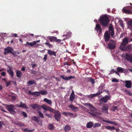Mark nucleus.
<instances>
[{"instance_id":"obj_1","label":"nucleus","mask_w":132,"mask_h":132,"mask_svg":"<svg viewBox=\"0 0 132 132\" xmlns=\"http://www.w3.org/2000/svg\"><path fill=\"white\" fill-rule=\"evenodd\" d=\"M99 21L102 26H106L109 23V19L107 16L103 15L100 17Z\"/></svg>"},{"instance_id":"obj_2","label":"nucleus","mask_w":132,"mask_h":132,"mask_svg":"<svg viewBox=\"0 0 132 132\" xmlns=\"http://www.w3.org/2000/svg\"><path fill=\"white\" fill-rule=\"evenodd\" d=\"M129 40L128 39V38L125 37L122 40V42L120 46V49L121 50L125 51L126 50L125 46L126 45L128 44Z\"/></svg>"},{"instance_id":"obj_3","label":"nucleus","mask_w":132,"mask_h":132,"mask_svg":"<svg viewBox=\"0 0 132 132\" xmlns=\"http://www.w3.org/2000/svg\"><path fill=\"white\" fill-rule=\"evenodd\" d=\"M6 106L7 110L11 114L14 115L16 113V112L14 110L15 109L14 106L13 105H7Z\"/></svg>"},{"instance_id":"obj_4","label":"nucleus","mask_w":132,"mask_h":132,"mask_svg":"<svg viewBox=\"0 0 132 132\" xmlns=\"http://www.w3.org/2000/svg\"><path fill=\"white\" fill-rule=\"evenodd\" d=\"M111 98L110 96L106 95L104 97H103L99 100L100 104H101L103 103H106L108 100H109Z\"/></svg>"},{"instance_id":"obj_5","label":"nucleus","mask_w":132,"mask_h":132,"mask_svg":"<svg viewBox=\"0 0 132 132\" xmlns=\"http://www.w3.org/2000/svg\"><path fill=\"white\" fill-rule=\"evenodd\" d=\"M116 42L115 41L111 39L108 45L110 49H113L116 46L115 44Z\"/></svg>"},{"instance_id":"obj_6","label":"nucleus","mask_w":132,"mask_h":132,"mask_svg":"<svg viewBox=\"0 0 132 132\" xmlns=\"http://www.w3.org/2000/svg\"><path fill=\"white\" fill-rule=\"evenodd\" d=\"M12 51H13V49L12 48L10 47H7L6 48H5L4 52V54L5 55H6L8 53H11L14 54L12 52Z\"/></svg>"},{"instance_id":"obj_7","label":"nucleus","mask_w":132,"mask_h":132,"mask_svg":"<svg viewBox=\"0 0 132 132\" xmlns=\"http://www.w3.org/2000/svg\"><path fill=\"white\" fill-rule=\"evenodd\" d=\"M108 105L106 104L103 105L102 108V112L104 113L108 114Z\"/></svg>"},{"instance_id":"obj_8","label":"nucleus","mask_w":132,"mask_h":132,"mask_svg":"<svg viewBox=\"0 0 132 132\" xmlns=\"http://www.w3.org/2000/svg\"><path fill=\"white\" fill-rule=\"evenodd\" d=\"M109 30L110 34L111 36L113 37L114 34V32L113 27L112 25H110L109 27Z\"/></svg>"},{"instance_id":"obj_9","label":"nucleus","mask_w":132,"mask_h":132,"mask_svg":"<svg viewBox=\"0 0 132 132\" xmlns=\"http://www.w3.org/2000/svg\"><path fill=\"white\" fill-rule=\"evenodd\" d=\"M110 35L108 34V32H105V33L104 37L105 41L107 42L109 40L110 38Z\"/></svg>"},{"instance_id":"obj_10","label":"nucleus","mask_w":132,"mask_h":132,"mask_svg":"<svg viewBox=\"0 0 132 132\" xmlns=\"http://www.w3.org/2000/svg\"><path fill=\"white\" fill-rule=\"evenodd\" d=\"M54 113L55 114V118L58 121L60 118L61 114L58 111H55Z\"/></svg>"},{"instance_id":"obj_11","label":"nucleus","mask_w":132,"mask_h":132,"mask_svg":"<svg viewBox=\"0 0 132 132\" xmlns=\"http://www.w3.org/2000/svg\"><path fill=\"white\" fill-rule=\"evenodd\" d=\"M126 60L128 61H129L130 62H132V54H129L127 53L126 54Z\"/></svg>"},{"instance_id":"obj_12","label":"nucleus","mask_w":132,"mask_h":132,"mask_svg":"<svg viewBox=\"0 0 132 132\" xmlns=\"http://www.w3.org/2000/svg\"><path fill=\"white\" fill-rule=\"evenodd\" d=\"M60 77L62 78L63 80L67 81H68L71 79H74L75 78V76H72L69 77H64L63 76H60Z\"/></svg>"},{"instance_id":"obj_13","label":"nucleus","mask_w":132,"mask_h":132,"mask_svg":"<svg viewBox=\"0 0 132 132\" xmlns=\"http://www.w3.org/2000/svg\"><path fill=\"white\" fill-rule=\"evenodd\" d=\"M84 105L88 107L90 109L93 108V109L94 110H95V108L94 106L90 104L89 103H84L83 104Z\"/></svg>"},{"instance_id":"obj_14","label":"nucleus","mask_w":132,"mask_h":132,"mask_svg":"<svg viewBox=\"0 0 132 132\" xmlns=\"http://www.w3.org/2000/svg\"><path fill=\"white\" fill-rule=\"evenodd\" d=\"M95 29L98 32H99V34L102 32V29L100 26L99 24H97L96 25V27Z\"/></svg>"},{"instance_id":"obj_15","label":"nucleus","mask_w":132,"mask_h":132,"mask_svg":"<svg viewBox=\"0 0 132 132\" xmlns=\"http://www.w3.org/2000/svg\"><path fill=\"white\" fill-rule=\"evenodd\" d=\"M69 107L71 109L75 112H76L78 111L79 109L78 107H75L73 105L71 104L69 106Z\"/></svg>"},{"instance_id":"obj_16","label":"nucleus","mask_w":132,"mask_h":132,"mask_svg":"<svg viewBox=\"0 0 132 132\" xmlns=\"http://www.w3.org/2000/svg\"><path fill=\"white\" fill-rule=\"evenodd\" d=\"M131 82L129 81H126L125 87L127 88H130L131 87Z\"/></svg>"},{"instance_id":"obj_17","label":"nucleus","mask_w":132,"mask_h":132,"mask_svg":"<svg viewBox=\"0 0 132 132\" xmlns=\"http://www.w3.org/2000/svg\"><path fill=\"white\" fill-rule=\"evenodd\" d=\"M102 121L104 122L109 123L115 125H117V123L113 121H109L108 120H103Z\"/></svg>"},{"instance_id":"obj_18","label":"nucleus","mask_w":132,"mask_h":132,"mask_svg":"<svg viewBox=\"0 0 132 132\" xmlns=\"http://www.w3.org/2000/svg\"><path fill=\"white\" fill-rule=\"evenodd\" d=\"M103 87V86L102 85H101L98 87V90L97 92L96 93L97 94V95H100L102 93V89Z\"/></svg>"},{"instance_id":"obj_19","label":"nucleus","mask_w":132,"mask_h":132,"mask_svg":"<svg viewBox=\"0 0 132 132\" xmlns=\"http://www.w3.org/2000/svg\"><path fill=\"white\" fill-rule=\"evenodd\" d=\"M75 97L74 93L73 91L72 90L70 97V100L71 101V102H73L75 98Z\"/></svg>"},{"instance_id":"obj_20","label":"nucleus","mask_w":132,"mask_h":132,"mask_svg":"<svg viewBox=\"0 0 132 132\" xmlns=\"http://www.w3.org/2000/svg\"><path fill=\"white\" fill-rule=\"evenodd\" d=\"M7 71L11 77H12L14 76V72L10 68L7 70Z\"/></svg>"},{"instance_id":"obj_21","label":"nucleus","mask_w":132,"mask_h":132,"mask_svg":"<svg viewBox=\"0 0 132 132\" xmlns=\"http://www.w3.org/2000/svg\"><path fill=\"white\" fill-rule=\"evenodd\" d=\"M122 11L126 13L129 14L130 13V11L126 7H124L122 9Z\"/></svg>"},{"instance_id":"obj_22","label":"nucleus","mask_w":132,"mask_h":132,"mask_svg":"<svg viewBox=\"0 0 132 132\" xmlns=\"http://www.w3.org/2000/svg\"><path fill=\"white\" fill-rule=\"evenodd\" d=\"M16 76L18 78H20L21 76L22 73L19 71L17 70H16Z\"/></svg>"},{"instance_id":"obj_23","label":"nucleus","mask_w":132,"mask_h":132,"mask_svg":"<svg viewBox=\"0 0 132 132\" xmlns=\"http://www.w3.org/2000/svg\"><path fill=\"white\" fill-rule=\"evenodd\" d=\"M47 51V53L49 55H53L55 56H56V53L55 52L52 51L50 50H48Z\"/></svg>"},{"instance_id":"obj_24","label":"nucleus","mask_w":132,"mask_h":132,"mask_svg":"<svg viewBox=\"0 0 132 132\" xmlns=\"http://www.w3.org/2000/svg\"><path fill=\"white\" fill-rule=\"evenodd\" d=\"M93 125V122H89L87 123L86 127L88 128H90L92 127Z\"/></svg>"},{"instance_id":"obj_25","label":"nucleus","mask_w":132,"mask_h":132,"mask_svg":"<svg viewBox=\"0 0 132 132\" xmlns=\"http://www.w3.org/2000/svg\"><path fill=\"white\" fill-rule=\"evenodd\" d=\"M125 69L122 68L118 67L117 68V70L118 72L120 73H122Z\"/></svg>"},{"instance_id":"obj_26","label":"nucleus","mask_w":132,"mask_h":132,"mask_svg":"<svg viewBox=\"0 0 132 132\" xmlns=\"http://www.w3.org/2000/svg\"><path fill=\"white\" fill-rule=\"evenodd\" d=\"M34 84H36V82L34 80L30 81L27 82V85L29 86Z\"/></svg>"},{"instance_id":"obj_27","label":"nucleus","mask_w":132,"mask_h":132,"mask_svg":"<svg viewBox=\"0 0 132 132\" xmlns=\"http://www.w3.org/2000/svg\"><path fill=\"white\" fill-rule=\"evenodd\" d=\"M31 107L33 109L38 108L39 106L37 104H33L30 105Z\"/></svg>"},{"instance_id":"obj_28","label":"nucleus","mask_w":132,"mask_h":132,"mask_svg":"<svg viewBox=\"0 0 132 132\" xmlns=\"http://www.w3.org/2000/svg\"><path fill=\"white\" fill-rule=\"evenodd\" d=\"M44 100L45 102L48 104L50 105H51L52 104V101L51 100L48 99L46 98H44Z\"/></svg>"},{"instance_id":"obj_29","label":"nucleus","mask_w":132,"mask_h":132,"mask_svg":"<svg viewBox=\"0 0 132 132\" xmlns=\"http://www.w3.org/2000/svg\"><path fill=\"white\" fill-rule=\"evenodd\" d=\"M19 107L26 109H27L28 108V107L26 105L22 102H21L20 103V105Z\"/></svg>"},{"instance_id":"obj_30","label":"nucleus","mask_w":132,"mask_h":132,"mask_svg":"<svg viewBox=\"0 0 132 132\" xmlns=\"http://www.w3.org/2000/svg\"><path fill=\"white\" fill-rule=\"evenodd\" d=\"M105 128L108 130H112L115 129V127L114 126H106L105 127Z\"/></svg>"},{"instance_id":"obj_31","label":"nucleus","mask_w":132,"mask_h":132,"mask_svg":"<svg viewBox=\"0 0 132 132\" xmlns=\"http://www.w3.org/2000/svg\"><path fill=\"white\" fill-rule=\"evenodd\" d=\"M48 38L50 39L51 42H52V40H53L55 42H56L57 39V37L54 36L52 37L49 36Z\"/></svg>"},{"instance_id":"obj_32","label":"nucleus","mask_w":132,"mask_h":132,"mask_svg":"<svg viewBox=\"0 0 132 132\" xmlns=\"http://www.w3.org/2000/svg\"><path fill=\"white\" fill-rule=\"evenodd\" d=\"M32 119L33 120L35 121L37 123H38L39 121V118L38 117L33 116L32 117Z\"/></svg>"},{"instance_id":"obj_33","label":"nucleus","mask_w":132,"mask_h":132,"mask_svg":"<svg viewBox=\"0 0 132 132\" xmlns=\"http://www.w3.org/2000/svg\"><path fill=\"white\" fill-rule=\"evenodd\" d=\"M34 45H35V44H34L33 42L32 43V42L29 43L28 42H27L26 44H24V45L25 46H27L28 45H30L31 46H34Z\"/></svg>"},{"instance_id":"obj_34","label":"nucleus","mask_w":132,"mask_h":132,"mask_svg":"<svg viewBox=\"0 0 132 132\" xmlns=\"http://www.w3.org/2000/svg\"><path fill=\"white\" fill-rule=\"evenodd\" d=\"M40 94L42 95H45L47 94V92L45 90H41L39 91Z\"/></svg>"},{"instance_id":"obj_35","label":"nucleus","mask_w":132,"mask_h":132,"mask_svg":"<svg viewBox=\"0 0 132 132\" xmlns=\"http://www.w3.org/2000/svg\"><path fill=\"white\" fill-rule=\"evenodd\" d=\"M41 107L44 110H48V106L44 104L42 105Z\"/></svg>"},{"instance_id":"obj_36","label":"nucleus","mask_w":132,"mask_h":132,"mask_svg":"<svg viewBox=\"0 0 132 132\" xmlns=\"http://www.w3.org/2000/svg\"><path fill=\"white\" fill-rule=\"evenodd\" d=\"M131 46V44H129L126 47V50H127L128 51L131 50L132 49Z\"/></svg>"},{"instance_id":"obj_37","label":"nucleus","mask_w":132,"mask_h":132,"mask_svg":"<svg viewBox=\"0 0 132 132\" xmlns=\"http://www.w3.org/2000/svg\"><path fill=\"white\" fill-rule=\"evenodd\" d=\"M70 127L68 126H66L64 128V130L66 132L68 131L70 129Z\"/></svg>"},{"instance_id":"obj_38","label":"nucleus","mask_w":132,"mask_h":132,"mask_svg":"<svg viewBox=\"0 0 132 132\" xmlns=\"http://www.w3.org/2000/svg\"><path fill=\"white\" fill-rule=\"evenodd\" d=\"M3 80H5V82L6 84V86L8 87L11 84L12 81H9L7 82L6 80L5 79H3Z\"/></svg>"},{"instance_id":"obj_39","label":"nucleus","mask_w":132,"mask_h":132,"mask_svg":"<svg viewBox=\"0 0 132 132\" xmlns=\"http://www.w3.org/2000/svg\"><path fill=\"white\" fill-rule=\"evenodd\" d=\"M40 95V93L39 92H33V95H34L36 96H39Z\"/></svg>"},{"instance_id":"obj_40","label":"nucleus","mask_w":132,"mask_h":132,"mask_svg":"<svg viewBox=\"0 0 132 132\" xmlns=\"http://www.w3.org/2000/svg\"><path fill=\"white\" fill-rule=\"evenodd\" d=\"M97 96V94L96 93L94 94H92L88 96L89 98H93L94 97H95Z\"/></svg>"},{"instance_id":"obj_41","label":"nucleus","mask_w":132,"mask_h":132,"mask_svg":"<svg viewBox=\"0 0 132 132\" xmlns=\"http://www.w3.org/2000/svg\"><path fill=\"white\" fill-rule=\"evenodd\" d=\"M89 113L90 114L92 115L96 116L97 115V113L96 111H94L92 112H89Z\"/></svg>"},{"instance_id":"obj_42","label":"nucleus","mask_w":132,"mask_h":132,"mask_svg":"<svg viewBox=\"0 0 132 132\" xmlns=\"http://www.w3.org/2000/svg\"><path fill=\"white\" fill-rule=\"evenodd\" d=\"M39 115L41 118H43L44 117L43 114L40 111L38 112Z\"/></svg>"},{"instance_id":"obj_43","label":"nucleus","mask_w":132,"mask_h":132,"mask_svg":"<svg viewBox=\"0 0 132 132\" xmlns=\"http://www.w3.org/2000/svg\"><path fill=\"white\" fill-rule=\"evenodd\" d=\"M101 126V124L99 123H95L94 124V125L93 127L95 128L96 127H99Z\"/></svg>"},{"instance_id":"obj_44","label":"nucleus","mask_w":132,"mask_h":132,"mask_svg":"<svg viewBox=\"0 0 132 132\" xmlns=\"http://www.w3.org/2000/svg\"><path fill=\"white\" fill-rule=\"evenodd\" d=\"M125 91L127 94L129 95H132V93L130 92L129 90H125Z\"/></svg>"},{"instance_id":"obj_45","label":"nucleus","mask_w":132,"mask_h":132,"mask_svg":"<svg viewBox=\"0 0 132 132\" xmlns=\"http://www.w3.org/2000/svg\"><path fill=\"white\" fill-rule=\"evenodd\" d=\"M48 110L50 112H51L53 113H54L55 111L52 108L50 107L49 106H48Z\"/></svg>"},{"instance_id":"obj_46","label":"nucleus","mask_w":132,"mask_h":132,"mask_svg":"<svg viewBox=\"0 0 132 132\" xmlns=\"http://www.w3.org/2000/svg\"><path fill=\"white\" fill-rule=\"evenodd\" d=\"M118 106H112L111 109L113 111H115V110L117 109Z\"/></svg>"},{"instance_id":"obj_47","label":"nucleus","mask_w":132,"mask_h":132,"mask_svg":"<svg viewBox=\"0 0 132 132\" xmlns=\"http://www.w3.org/2000/svg\"><path fill=\"white\" fill-rule=\"evenodd\" d=\"M22 114L25 117H27V113L24 112H22Z\"/></svg>"},{"instance_id":"obj_48","label":"nucleus","mask_w":132,"mask_h":132,"mask_svg":"<svg viewBox=\"0 0 132 132\" xmlns=\"http://www.w3.org/2000/svg\"><path fill=\"white\" fill-rule=\"evenodd\" d=\"M90 81L92 84H94L95 81L94 79L92 78H91L90 79Z\"/></svg>"},{"instance_id":"obj_49","label":"nucleus","mask_w":132,"mask_h":132,"mask_svg":"<svg viewBox=\"0 0 132 132\" xmlns=\"http://www.w3.org/2000/svg\"><path fill=\"white\" fill-rule=\"evenodd\" d=\"M40 42V40H37L36 41H34V42H33L34 44H35V45L36 44L37 45L39 46L40 45H39L38 44H37V43H39Z\"/></svg>"},{"instance_id":"obj_50","label":"nucleus","mask_w":132,"mask_h":132,"mask_svg":"<svg viewBox=\"0 0 132 132\" xmlns=\"http://www.w3.org/2000/svg\"><path fill=\"white\" fill-rule=\"evenodd\" d=\"M128 24L129 26L132 28V20L129 21Z\"/></svg>"},{"instance_id":"obj_51","label":"nucleus","mask_w":132,"mask_h":132,"mask_svg":"<svg viewBox=\"0 0 132 132\" xmlns=\"http://www.w3.org/2000/svg\"><path fill=\"white\" fill-rule=\"evenodd\" d=\"M45 114L46 116H48V117L51 118H52L53 117V116L52 115H51V114H48L47 113H45Z\"/></svg>"},{"instance_id":"obj_52","label":"nucleus","mask_w":132,"mask_h":132,"mask_svg":"<svg viewBox=\"0 0 132 132\" xmlns=\"http://www.w3.org/2000/svg\"><path fill=\"white\" fill-rule=\"evenodd\" d=\"M45 44L47 46H48L50 48H51L52 47L51 45L48 42H46Z\"/></svg>"},{"instance_id":"obj_53","label":"nucleus","mask_w":132,"mask_h":132,"mask_svg":"<svg viewBox=\"0 0 132 132\" xmlns=\"http://www.w3.org/2000/svg\"><path fill=\"white\" fill-rule=\"evenodd\" d=\"M73 114L70 112H68L67 113V117H70L72 116H73Z\"/></svg>"},{"instance_id":"obj_54","label":"nucleus","mask_w":132,"mask_h":132,"mask_svg":"<svg viewBox=\"0 0 132 132\" xmlns=\"http://www.w3.org/2000/svg\"><path fill=\"white\" fill-rule=\"evenodd\" d=\"M111 81L113 82H118V80L116 79L113 78L112 80Z\"/></svg>"},{"instance_id":"obj_55","label":"nucleus","mask_w":132,"mask_h":132,"mask_svg":"<svg viewBox=\"0 0 132 132\" xmlns=\"http://www.w3.org/2000/svg\"><path fill=\"white\" fill-rule=\"evenodd\" d=\"M23 130L25 131H28L29 132H31L33 130H29L27 128H25Z\"/></svg>"},{"instance_id":"obj_56","label":"nucleus","mask_w":132,"mask_h":132,"mask_svg":"<svg viewBox=\"0 0 132 132\" xmlns=\"http://www.w3.org/2000/svg\"><path fill=\"white\" fill-rule=\"evenodd\" d=\"M15 124L17 125H19L20 126H23V124L22 123H21L20 122H18L15 123Z\"/></svg>"},{"instance_id":"obj_57","label":"nucleus","mask_w":132,"mask_h":132,"mask_svg":"<svg viewBox=\"0 0 132 132\" xmlns=\"http://www.w3.org/2000/svg\"><path fill=\"white\" fill-rule=\"evenodd\" d=\"M47 55L46 54H45L44 55V57L43 58V59L45 61H46L47 59Z\"/></svg>"},{"instance_id":"obj_58","label":"nucleus","mask_w":132,"mask_h":132,"mask_svg":"<svg viewBox=\"0 0 132 132\" xmlns=\"http://www.w3.org/2000/svg\"><path fill=\"white\" fill-rule=\"evenodd\" d=\"M53 126L52 124L50 125H49V128L50 129H52L53 128Z\"/></svg>"},{"instance_id":"obj_59","label":"nucleus","mask_w":132,"mask_h":132,"mask_svg":"<svg viewBox=\"0 0 132 132\" xmlns=\"http://www.w3.org/2000/svg\"><path fill=\"white\" fill-rule=\"evenodd\" d=\"M11 35L12 37L14 36L15 37H16L17 36V34H11Z\"/></svg>"},{"instance_id":"obj_60","label":"nucleus","mask_w":132,"mask_h":132,"mask_svg":"<svg viewBox=\"0 0 132 132\" xmlns=\"http://www.w3.org/2000/svg\"><path fill=\"white\" fill-rule=\"evenodd\" d=\"M115 71L113 69H112L111 70L109 74L113 73H114Z\"/></svg>"},{"instance_id":"obj_61","label":"nucleus","mask_w":132,"mask_h":132,"mask_svg":"<svg viewBox=\"0 0 132 132\" xmlns=\"http://www.w3.org/2000/svg\"><path fill=\"white\" fill-rule=\"evenodd\" d=\"M3 124V122H2L0 121V128H1L2 126V125Z\"/></svg>"},{"instance_id":"obj_62","label":"nucleus","mask_w":132,"mask_h":132,"mask_svg":"<svg viewBox=\"0 0 132 132\" xmlns=\"http://www.w3.org/2000/svg\"><path fill=\"white\" fill-rule=\"evenodd\" d=\"M1 74L2 76H4L6 74V73L5 72H3L1 73Z\"/></svg>"},{"instance_id":"obj_63","label":"nucleus","mask_w":132,"mask_h":132,"mask_svg":"<svg viewBox=\"0 0 132 132\" xmlns=\"http://www.w3.org/2000/svg\"><path fill=\"white\" fill-rule=\"evenodd\" d=\"M67 113L68 112H63L62 114L67 116Z\"/></svg>"},{"instance_id":"obj_64","label":"nucleus","mask_w":132,"mask_h":132,"mask_svg":"<svg viewBox=\"0 0 132 132\" xmlns=\"http://www.w3.org/2000/svg\"><path fill=\"white\" fill-rule=\"evenodd\" d=\"M28 93L29 94L31 95H33V92H31L30 91H28Z\"/></svg>"}]
</instances>
